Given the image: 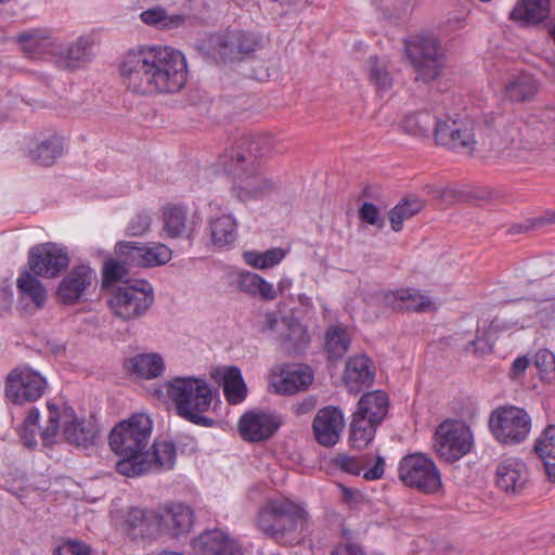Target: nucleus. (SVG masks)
I'll list each match as a JSON object with an SVG mask.
<instances>
[{
  "instance_id": "nucleus-33",
  "label": "nucleus",
  "mask_w": 555,
  "mask_h": 555,
  "mask_svg": "<svg viewBox=\"0 0 555 555\" xmlns=\"http://www.w3.org/2000/svg\"><path fill=\"white\" fill-rule=\"evenodd\" d=\"M389 399L386 392L375 390L361 396L357 410L379 424L387 415Z\"/></svg>"
},
{
  "instance_id": "nucleus-13",
  "label": "nucleus",
  "mask_w": 555,
  "mask_h": 555,
  "mask_svg": "<svg viewBox=\"0 0 555 555\" xmlns=\"http://www.w3.org/2000/svg\"><path fill=\"white\" fill-rule=\"evenodd\" d=\"M116 255L133 267H156L167 263L171 259V249L165 244H143L139 242H118L115 247Z\"/></svg>"
},
{
  "instance_id": "nucleus-1",
  "label": "nucleus",
  "mask_w": 555,
  "mask_h": 555,
  "mask_svg": "<svg viewBox=\"0 0 555 555\" xmlns=\"http://www.w3.org/2000/svg\"><path fill=\"white\" fill-rule=\"evenodd\" d=\"M125 87L138 94L173 93L188 79L185 56L178 50L145 46L127 52L120 64Z\"/></svg>"
},
{
  "instance_id": "nucleus-51",
  "label": "nucleus",
  "mask_w": 555,
  "mask_h": 555,
  "mask_svg": "<svg viewBox=\"0 0 555 555\" xmlns=\"http://www.w3.org/2000/svg\"><path fill=\"white\" fill-rule=\"evenodd\" d=\"M118 258V260L109 259L105 261L103 267V286L119 282L128 275V266L130 264L125 262L124 258Z\"/></svg>"
},
{
  "instance_id": "nucleus-16",
  "label": "nucleus",
  "mask_w": 555,
  "mask_h": 555,
  "mask_svg": "<svg viewBox=\"0 0 555 555\" xmlns=\"http://www.w3.org/2000/svg\"><path fill=\"white\" fill-rule=\"evenodd\" d=\"M344 428V413L334 405L320 409L312 422L313 436L325 448L334 447L339 441Z\"/></svg>"
},
{
  "instance_id": "nucleus-30",
  "label": "nucleus",
  "mask_w": 555,
  "mask_h": 555,
  "mask_svg": "<svg viewBox=\"0 0 555 555\" xmlns=\"http://www.w3.org/2000/svg\"><path fill=\"white\" fill-rule=\"evenodd\" d=\"M287 499H272L267 501L260 508L257 515L258 529L270 537L274 528L280 521V518L289 513L285 503Z\"/></svg>"
},
{
  "instance_id": "nucleus-39",
  "label": "nucleus",
  "mask_w": 555,
  "mask_h": 555,
  "mask_svg": "<svg viewBox=\"0 0 555 555\" xmlns=\"http://www.w3.org/2000/svg\"><path fill=\"white\" fill-rule=\"evenodd\" d=\"M537 92L538 81L530 74H520L505 86L506 96L516 102L529 101Z\"/></svg>"
},
{
  "instance_id": "nucleus-46",
  "label": "nucleus",
  "mask_w": 555,
  "mask_h": 555,
  "mask_svg": "<svg viewBox=\"0 0 555 555\" xmlns=\"http://www.w3.org/2000/svg\"><path fill=\"white\" fill-rule=\"evenodd\" d=\"M370 81L378 92L388 91L392 87V76L385 61L372 56L367 62Z\"/></svg>"
},
{
  "instance_id": "nucleus-53",
  "label": "nucleus",
  "mask_w": 555,
  "mask_h": 555,
  "mask_svg": "<svg viewBox=\"0 0 555 555\" xmlns=\"http://www.w3.org/2000/svg\"><path fill=\"white\" fill-rule=\"evenodd\" d=\"M333 463L336 467L352 475H359L364 469V463L360 459L346 454H337Z\"/></svg>"
},
{
  "instance_id": "nucleus-58",
  "label": "nucleus",
  "mask_w": 555,
  "mask_h": 555,
  "mask_svg": "<svg viewBox=\"0 0 555 555\" xmlns=\"http://www.w3.org/2000/svg\"><path fill=\"white\" fill-rule=\"evenodd\" d=\"M261 44V38L253 33L242 30V38L238 40L241 59L256 51Z\"/></svg>"
},
{
  "instance_id": "nucleus-60",
  "label": "nucleus",
  "mask_w": 555,
  "mask_h": 555,
  "mask_svg": "<svg viewBox=\"0 0 555 555\" xmlns=\"http://www.w3.org/2000/svg\"><path fill=\"white\" fill-rule=\"evenodd\" d=\"M555 223V210L546 211L543 216L534 218L524 225L513 227L514 232H526L531 229L543 227L545 224Z\"/></svg>"
},
{
  "instance_id": "nucleus-61",
  "label": "nucleus",
  "mask_w": 555,
  "mask_h": 555,
  "mask_svg": "<svg viewBox=\"0 0 555 555\" xmlns=\"http://www.w3.org/2000/svg\"><path fill=\"white\" fill-rule=\"evenodd\" d=\"M490 137L492 147L499 152L506 150L514 141V137L509 129H504L503 132H492Z\"/></svg>"
},
{
  "instance_id": "nucleus-62",
  "label": "nucleus",
  "mask_w": 555,
  "mask_h": 555,
  "mask_svg": "<svg viewBox=\"0 0 555 555\" xmlns=\"http://www.w3.org/2000/svg\"><path fill=\"white\" fill-rule=\"evenodd\" d=\"M285 319L280 320L275 312H267L263 315V321L261 322V332H275L283 327V321Z\"/></svg>"
},
{
  "instance_id": "nucleus-3",
  "label": "nucleus",
  "mask_w": 555,
  "mask_h": 555,
  "mask_svg": "<svg viewBox=\"0 0 555 555\" xmlns=\"http://www.w3.org/2000/svg\"><path fill=\"white\" fill-rule=\"evenodd\" d=\"M152 434V421L144 413H137L117 424L109 434V446L120 459L116 472L134 478L146 474L150 467L147 453H144Z\"/></svg>"
},
{
  "instance_id": "nucleus-64",
  "label": "nucleus",
  "mask_w": 555,
  "mask_h": 555,
  "mask_svg": "<svg viewBox=\"0 0 555 555\" xmlns=\"http://www.w3.org/2000/svg\"><path fill=\"white\" fill-rule=\"evenodd\" d=\"M317 405V398L314 396L306 397L305 399L296 402L292 410L296 415H304L311 412Z\"/></svg>"
},
{
  "instance_id": "nucleus-59",
  "label": "nucleus",
  "mask_w": 555,
  "mask_h": 555,
  "mask_svg": "<svg viewBox=\"0 0 555 555\" xmlns=\"http://www.w3.org/2000/svg\"><path fill=\"white\" fill-rule=\"evenodd\" d=\"M53 555H90V547L81 542L66 541L55 548Z\"/></svg>"
},
{
  "instance_id": "nucleus-32",
  "label": "nucleus",
  "mask_w": 555,
  "mask_h": 555,
  "mask_svg": "<svg viewBox=\"0 0 555 555\" xmlns=\"http://www.w3.org/2000/svg\"><path fill=\"white\" fill-rule=\"evenodd\" d=\"M126 366L131 373L145 379L156 378L165 370L164 361L157 353L138 354L129 359Z\"/></svg>"
},
{
  "instance_id": "nucleus-25",
  "label": "nucleus",
  "mask_w": 555,
  "mask_h": 555,
  "mask_svg": "<svg viewBox=\"0 0 555 555\" xmlns=\"http://www.w3.org/2000/svg\"><path fill=\"white\" fill-rule=\"evenodd\" d=\"M374 376L373 363L366 356H356L347 361L344 382L349 391L359 392L362 387L370 386Z\"/></svg>"
},
{
  "instance_id": "nucleus-31",
  "label": "nucleus",
  "mask_w": 555,
  "mask_h": 555,
  "mask_svg": "<svg viewBox=\"0 0 555 555\" xmlns=\"http://www.w3.org/2000/svg\"><path fill=\"white\" fill-rule=\"evenodd\" d=\"M378 425V422L357 410L352 415L350 424V442L352 447L358 449L366 447L373 440Z\"/></svg>"
},
{
  "instance_id": "nucleus-11",
  "label": "nucleus",
  "mask_w": 555,
  "mask_h": 555,
  "mask_svg": "<svg viewBox=\"0 0 555 555\" xmlns=\"http://www.w3.org/2000/svg\"><path fill=\"white\" fill-rule=\"evenodd\" d=\"M46 386V378L37 371L17 367L7 377L5 396L15 404L34 402L42 397Z\"/></svg>"
},
{
  "instance_id": "nucleus-20",
  "label": "nucleus",
  "mask_w": 555,
  "mask_h": 555,
  "mask_svg": "<svg viewBox=\"0 0 555 555\" xmlns=\"http://www.w3.org/2000/svg\"><path fill=\"white\" fill-rule=\"evenodd\" d=\"M528 478L526 464L517 457H507L498 464L494 481L502 491L516 493L524 489Z\"/></svg>"
},
{
  "instance_id": "nucleus-44",
  "label": "nucleus",
  "mask_w": 555,
  "mask_h": 555,
  "mask_svg": "<svg viewBox=\"0 0 555 555\" xmlns=\"http://www.w3.org/2000/svg\"><path fill=\"white\" fill-rule=\"evenodd\" d=\"M424 207V204L421 199L413 198H402L390 211H389V222L390 227L395 232H399L402 230V224L404 220H408L418 214Z\"/></svg>"
},
{
  "instance_id": "nucleus-63",
  "label": "nucleus",
  "mask_w": 555,
  "mask_h": 555,
  "mask_svg": "<svg viewBox=\"0 0 555 555\" xmlns=\"http://www.w3.org/2000/svg\"><path fill=\"white\" fill-rule=\"evenodd\" d=\"M385 472V460L383 456H377L374 465L364 470L363 477L366 480H377L380 479Z\"/></svg>"
},
{
  "instance_id": "nucleus-23",
  "label": "nucleus",
  "mask_w": 555,
  "mask_h": 555,
  "mask_svg": "<svg viewBox=\"0 0 555 555\" xmlns=\"http://www.w3.org/2000/svg\"><path fill=\"white\" fill-rule=\"evenodd\" d=\"M64 144V138L53 132L29 143L27 154L37 164L49 167L63 155Z\"/></svg>"
},
{
  "instance_id": "nucleus-21",
  "label": "nucleus",
  "mask_w": 555,
  "mask_h": 555,
  "mask_svg": "<svg viewBox=\"0 0 555 555\" xmlns=\"http://www.w3.org/2000/svg\"><path fill=\"white\" fill-rule=\"evenodd\" d=\"M313 380L312 371L307 366H286L272 379L275 392L292 396L306 390Z\"/></svg>"
},
{
  "instance_id": "nucleus-8",
  "label": "nucleus",
  "mask_w": 555,
  "mask_h": 555,
  "mask_svg": "<svg viewBox=\"0 0 555 555\" xmlns=\"http://www.w3.org/2000/svg\"><path fill=\"white\" fill-rule=\"evenodd\" d=\"M405 52L414 69L415 80L428 83L438 78L443 68L438 42L430 36H414L405 40Z\"/></svg>"
},
{
  "instance_id": "nucleus-35",
  "label": "nucleus",
  "mask_w": 555,
  "mask_h": 555,
  "mask_svg": "<svg viewBox=\"0 0 555 555\" xmlns=\"http://www.w3.org/2000/svg\"><path fill=\"white\" fill-rule=\"evenodd\" d=\"M222 388L225 399L231 404L243 402L247 396V387L240 369L229 366L222 373Z\"/></svg>"
},
{
  "instance_id": "nucleus-42",
  "label": "nucleus",
  "mask_w": 555,
  "mask_h": 555,
  "mask_svg": "<svg viewBox=\"0 0 555 555\" xmlns=\"http://www.w3.org/2000/svg\"><path fill=\"white\" fill-rule=\"evenodd\" d=\"M287 251L281 247L270 248L266 251L246 250L243 253L244 261L258 270L271 269L286 257Z\"/></svg>"
},
{
  "instance_id": "nucleus-4",
  "label": "nucleus",
  "mask_w": 555,
  "mask_h": 555,
  "mask_svg": "<svg viewBox=\"0 0 555 555\" xmlns=\"http://www.w3.org/2000/svg\"><path fill=\"white\" fill-rule=\"evenodd\" d=\"M166 391L179 416L204 427L215 424L212 418L204 415L212 402V389L205 379L178 376L166 383Z\"/></svg>"
},
{
  "instance_id": "nucleus-24",
  "label": "nucleus",
  "mask_w": 555,
  "mask_h": 555,
  "mask_svg": "<svg viewBox=\"0 0 555 555\" xmlns=\"http://www.w3.org/2000/svg\"><path fill=\"white\" fill-rule=\"evenodd\" d=\"M285 505L289 513L280 518L270 537L282 543H294L300 540V535L297 533L298 526L307 520L308 514L302 506L289 500H286Z\"/></svg>"
},
{
  "instance_id": "nucleus-19",
  "label": "nucleus",
  "mask_w": 555,
  "mask_h": 555,
  "mask_svg": "<svg viewBox=\"0 0 555 555\" xmlns=\"http://www.w3.org/2000/svg\"><path fill=\"white\" fill-rule=\"evenodd\" d=\"M278 428L279 424L274 416L264 412H246L238 422V431L242 438L250 442L269 439Z\"/></svg>"
},
{
  "instance_id": "nucleus-17",
  "label": "nucleus",
  "mask_w": 555,
  "mask_h": 555,
  "mask_svg": "<svg viewBox=\"0 0 555 555\" xmlns=\"http://www.w3.org/2000/svg\"><path fill=\"white\" fill-rule=\"evenodd\" d=\"M195 555H243L238 542L220 529L205 530L192 539Z\"/></svg>"
},
{
  "instance_id": "nucleus-40",
  "label": "nucleus",
  "mask_w": 555,
  "mask_h": 555,
  "mask_svg": "<svg viewBox=\"0 0 555 555\" xmlns=\"http://www.w3.org/2000/svg\"><path fill=\"white\" fill-rule=\"evenodd\" d=\"M236 221L233 216L223 214L210 221V235L215 245L225 246L235 242Z\"/></svg>"
},
{
  "instance_id": "nucleus-50",
  "label": "nucleus",
  "mask_w": 555,
  "mask_h": 555,
  "mask_svg": "<svg viewBox=\"0 0 555 555\" xmlns=\"http://www.w3.org/2000/svg\"><path fill=\"white\" fill-rule=\"evenodd\" d=\"M141 20L147 25H154L159 28H170L178 26L182 22V17L180 16H166L165 11L159 8L143 11L141 13Z\"/></svg>"
},
{
  "instance_id": "nucleus-12",
  "label": "nucleus",
  "mask_w": 555,
  "mask_h": 555,
  "mask_svg": "<svg viewBox=\"0 0 555 555\" xmlns=\"http://www.w3.org/2000/svg\"><path fill=\"white\" fill-rule=\"evenodd\" d=\"M69 264L68 251L55 243L34 246L29 250L28 266L30 271L42 278H56Z\"/></svg>"
},
{
  "instance_id": "nucleus-28",
  "label": "nucleus",
  "mask_w": 555,
  "mask_h": 555,
  "mask_svg": "<svg viewBox=\"0 0 555 555\" xmlns=\"http://www.w3.org/2000/svg\"><path fill=\"white\" fill-rule=\"evenodd\" d=\"M387 304L395 309H406L413 311H426L431 308L430 299L414 288H402L385 295Z\"/></svg>"
},
{
  "instance_id": "nucleus-9",
  "label": "nucleus",
  "mask_w": 555,
  "mask_h": 555,
  "mask_svg": "<svg viewBox=\"0 0 555 555\" xmlns=\"http://www.w3.org/2000/svg\"><path fill=\"white\" fill-rule=\"evenodd\" d=\"M433 447L441 461L451 464L472 450L473 435L463 422L446 420L436 428Z\"/></svg>"
},
{
  "instance_id": "nucleus-5",
  "label": "nucleus",
  "mask_w": 555,
  "mask_h": 555,
  "mask_svg": "<svg viewBox=\"0 0 555 555\" xmlns=\"http://www.w3.org/2000/svg\"><path fill=\"white\" fill-rule=\"evenodd\" d=\"M47 425L41 431V438L44 444L55 442L61 426L63 436L72 444L87 448L94 443L98 430L93 426H86L83 421H78L75 411L70 406L56 408L55 404L48 403Z\"/></svg>"
},
{
  "instance_id": "nucleus-49",
  "label": "nucleus",
  "mask_w": 555,
  "mask_h": 555,
  "mask_svg": "<svg viewBox=\"0 0 555 555\" xmlns=\"http://www.w3.org/2000/svg\"><path fill=\"white\" fill-rule=\"evenodd\" d=\"M534 365L541 379L547 383L555 382V356L548 349H540L535 353Z\"/></svg>"
},
{
  "instance_id": "nucleus-52",
  "label": "nucleus",
  "mask_w": 555,
  "mask_h": 555,
  "mask_svg": "<svg viewBox=\"0 0 555 555\" xmlns=\"http://www.w3.org/2000/svg\"><path fill=\"white\" fill-rule=\"evenodd\" d=\"M152 216L149 212L141 211L130 218L126 227V235L130 237L144 236L151 230Z\"/></svg>"
},
{
  "instance_id": "nucleus-22",
  "label": "nucleus",
  "mask_w": 555,
  "mask_h": 555,
  "mask_svg": "<svg viewBox=\"0 0 555 555\" xmlns=\"http://www.w3.org/2000/svg\"><path fill=\"white\" fill-rule=\"evenodd\" d=\"M196 228L193 217H189L182 206L166 205L163 208V231L169 238H191Z\"/></svg>"
},
{
  "instance_id": "nucleus-45",
  "label": "nucleus",
  "mask_w": 555,
  "mask_h": 555,
  "mask_svg": "<svg viewBox=\"0 0 555 555\" xmlns=\"http://www.w3.org/2000/svg\"><path fill=\"white\" fill-rule=\"evenodd\" d=\"M350 337L346 327L331 325L325 333V349L333 358H341L349 349Z\"/></svg>"
},
{
  "instance_id": "nucleus-43",
  "label": "nucleus",
  "mask_w": 555,
  "mask_h": 555,
  "mask_svg": "<svg viewBox=\"0 0 555 555\" xmlns=\"http://www.w3.org/2000/svg\"><path fill=\"white\" fill-rule=\"evenodd\" d=\"M283 327H286L287 330V332L281 337V345L283 349L288 353H298L302 351L309 343L308 335L304 326L298 322L284 320Z\"/></svg>"
},
{
  "instance_id": "nucleus-2",
  "label": "nucleus",
  "mask_w": 555,
  "mask_h": 555,
  "mask_svg": "<svg viewBox=\"0 0 555 555\" xmlns=\"http://www.w3.org/2000/svg\"><path fill=\"white\" fill-rule=\"evenodd\" d=\"M272 146L268 135H247L227 149L217 160V166L231 177V194L241 202L258 199L276 189V183L258 172L257 157Z\"/></svg>"
},
{
  "instance_id": "nucleus-36",
  "label": "nucleus",
  "mask_w": 555,
  "mask_h": 555,
  "mask_svg": "<svg viewBox=\"0 0 555 555\" xmlns=\"http://www.w3.org/2000/svg\"><path fill=\"white\" fill-rule=\"evenodd\" d=\"M535 453L543 460L547 476L555 481V425H550L537 439Z\"/></svg>"
},
{
  "instance_id": "nucleus-57",
  "label": "nucleus",
  "mask_w": 555,
  "mask_h": 555,
  "mask_svg": "<svg viewBox=\"0 0 555 555\" xmlns=\"http://www.w3.org/2000/svg\"><path fill=\"white\" fill-rule=\"evenodd\" d=\"M256 289L253 297L259 298L266 301H272L278 297V291L272 283L266 281L262 276H258L256 280Z\"/></svg>"
},
{
  "instance_id": "nucleus-34",
  "label": "nucleus",
  "mask_w": 555,
  "mask_h": 555,
  "mask_svg": "<svg viewBox=\"0 0 555 555\" xmlns=\"http://www.w3.org/2000/svg\"><path fill=\"white\" fill-rule=\"evenodd\" d=\"M146 453L149 454L147 463H150L146 473L162 469L168 470L171 469L176 463L177 450L171 441H154L152 452Z\"/></svg>"
},
{
  "instance_id": "nucleus-56",
  "label": "nucleus",
  "mask_w": 555,
  "mask_h": 555,
  "mask_svg": "<svg viewBox=\"0 0 555 555\" xmlns=\"http://www.w3.org/2000/svg\"><path fill=\"white\" fill-rule=\"evenodd\" d=\"M359 217L363 222L371 225H376L382 229L384 227V220L379 216L378 208L372 203H363L359 209Z\"/></svg>"
},
{
  "instance_id": "nucleus-55",
  "label": "nucleus",
  "mask_w": 555,
  "mask_h": 555,
  "mask_svg": "<svg viewBox=\"0 0 555 555\" xmlns=\"http://www.w3.org/2000/svg\"><path fill=\"white\" fill-rule=\"evenodd\" d=\"M434 198L440 201L446 206L453 205L461 199L462 193L450 186H434L430 191Z\"/></svg>"
},
{
  "instance_id": "nucleus-6",
  "label": "nucleus",
  "mask_w": 555,
  "mask_h": 555,
  "mask_svg": "<svg viewBox=\"0 0 555 555\" xmlns=\"http://www.w3.org/2000/svg\"><path fill=\"white\" fill-rule=\"evenodd\" d=\"M153 302V287L147 281L120 285L112 292L107 300L112 313L122 321L143 317Z\"/></svg>"
},
{
  "instance_id": "nucleus-54",
  "label": "nucleus",
  "mask_w": 555,
  "mask_h": 555,
  "mask_svg": "<svg viewBox=\"0 0 555 555\" xmlns=\"http://www.w3.org/2000/svg\"><path fill=\"white\" fill-rule=\"evenodd\" d=\"M258 276L259 274L254 272L241 271L234 278V285L241 292L253 297Z\"/></svg>"
},
{
  "instance_id": "nucleus-47",
  "label": "nucleus",
  "mask_w": 555,
  "mask_h": 555,
  "mask_svg": "<svg viewBox=\"0 0 555 555\" xmlns=\"http://www.w3.org/2000/svg\"><path fill=\"white\" fill-rule=\"evenodd\" d=\"M16 41L25 53L35 55L46 49L49 38L42 31L29 30L20 34Z\"/></svg>"
},
{
  "instance_id": "nucleus-15",
  "label": "nucleus",
  "mask_w": 555,
  "mask_h": 555,
  "mask_svg": "<svg viewBox=\"0 0 555 555\" xmlns=\"http://www.w3.org/2000/svg\"><path fill=\"white\" fill-rule=\"evenodd\" d=\"M437 144L463 153H470L475 145L472 125L463 120L449 118L440 120L434 132Z\"/></svg>"
},
{
  "instance_id": "nucleus-14",
  "label": "nucleus",
  "mask_w": 555,
  "mask_h": 555,
  "mask_svg": "<svg viewBox=\"0 0 555 555\" xmlns=\"http://www.w3.org/2000/svg\"><path fill=\"white\" fill-rule=\"evenodd\" d=\"M158 538H179L188 534L194 525V511L182 502H169L157 509Z\"/></svg>"
},
{
  "instance_id": "nucleus-38",
  "label": "nucleus",
  "mask_w": 555,
  "mask_h": 555,
  "mask_svg": "<svg viewBox=\"0 0 555 555\" xmlns=\"http://www.w3.org/2000/svg\"><path fill=\"white\" fill-rule=\"evenodd\" d=\"M16 287L22 298L30 299L31 302L40 308L47 299V292L42 283L28 271L21 273L16 281Z\"/></svg>"
},
{
  "instance_id": "nucleus-29",
  "label": "nucleus",
  "mask_w": 555,
  "mask_h": 555,
  "mask_svg": "<svg viewBox=\"0 0 555 555\" xmlns=\"http://www.w3.org/2000/svg\"><path fill=\"white\" fill-rule=\"evenodd\" d=\"M242 38V30H227L216 34L209 38V48L215 55L223 60H241L238 40Z\"/></svg>"
},
{
  "instance_id": "nucleus-26",
  "label": "nucleus",
  "mask_w": 555,
  "mask_h": 555,
  "mask_svg": "<svg viewBox=\"0 0 555 555\" xmlns=\"http://www.w3.org/2000/svg\"><path fill=\"white\" fill-rule=\"evenodd\" d=\"M158 514L157 509H143L131 507L125 517L127 530L133 537L158 538Z\"/></svg>"
},
{
  "instance_id": "nucleus-18",
  "label": "nucleus",
  "mask_w": 555,
  "mask_h": 555,
  "mask_svg": "<svg viewBox=\"0 0 555 555\" xmlns=\"http://www.w3.org/2000/svg\"><path fill=\"white\" fill-rule=\"evenodd\" d=\"M95 280L96 274L89 266H76L62 279L56 295L63 304H75L94 284Z\"/></svg>"
},
{
  "instance_id": "nucleus-27",
  "label": "nucleus",
  "mask_w": 555,
  "mask_h": 555,
  "mask_svg": "<svg viewBox=\"0 0 555 555\" xmlns=\"http://www.w3.org/2000/svg\"><path fill=\"white\" fill-rule=\"evenodd\" d=\"M550 5V0H518L509 16L525 25H535L547 18Z\"/></svg>"
},
{
  "instance_id": "nucleus-10",
  "label": "nucleus",
  "mask_w": 555,
  "mask_h": 555,
  "mask_svg": "<svg viewBox=\"0 0 555 555\" xmlns=\"http://www.w3.org/2000/svg\"><path fill=\"white\" fill-rule=\"evenodd\" d=\"M488 427L499 442L516 444L529 435L531 417L524 409L513 405L500 406L491 413Z\"/></svg>"
},
{
  "instance_id": "nucleus-48",
  "label": "nucleus",
  "mask_w": 555,
  "mask_h": 555,
  "mask_svg": "<svg viewBox=\"0 0 555 555\" xmlns=\"http://www.w3.org/2000/svg\"><path fill=\"white\" fill-rule=\"evenodd\" d=\"M374 3L389 20L405 17L412 8V0H374Z\"/></svg>"
},
{
  "instance_id": "nucleus-41",
  "label": "nucleus",
  "mask_w": 555,
  "mask_h": 555,
  "mask_svg": "<svg viewBox=\"0 0 555 555\" xmlns=\"http://www.w3.org/2000/svg\"><path fill=\"white\" fill-rule=\"evenodd\" d=\"M91 40L80 37L60 52V62L66 68H75L91 59Z\"/></svg>"
},
{
  "instance_id": "nucleus-37",
  "label": "nucleus",
  "mask_w": 555,
  "mask_h": 555,
  "mask_svg": "<svg viewBox=\"0 0 555 555\" xmlns=\"http://www.w3.org/2000/svg\"><path fill=\"white\" fill-rule=\"evenodd\" d=\"M440 118L428 111H421L406 116L402 121L405 132L418 137H429L436 131V125Z\"/></svg>"
},
{
  "instance_id": "nucleus-7",
  "label": "nucleus",
  "mask_w": 555,
  "mask_h": 555,
  "mask_svg": "<svg viewBox=\"0 0 555 555\" xmlns=\"http://www.w3.org/2000/svg\"><path fill=\"white\" fill-rule=\"evenodd\" d=\"M398 475L406 487L423 493H436L442 488L440 470L425 453L416 452L403 456L399 463Z\"/></svg>"
}]
</instances>
